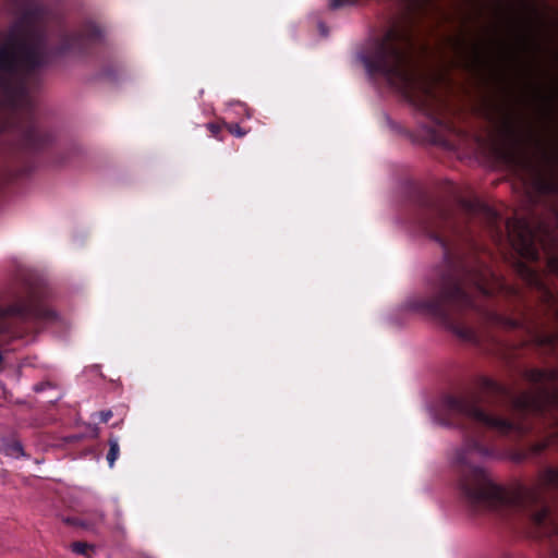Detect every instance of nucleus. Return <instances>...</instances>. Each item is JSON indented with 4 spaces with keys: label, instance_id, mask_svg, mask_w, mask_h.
<instances>
[{
    "label": "nucleus",
    "instance_id": "nucleus-1",
    "mask_svg": "<svg viewBox=\"0 0 558 558\" xmlns=\"http://www.w3.org/2000/svg\"><path fill=\"white\" fill-rule=\"evenodd\" d=\"M43 22L41 9L27 11L8 35H0V131L7 111L31 106L37 73L59 58L82 51L85 40L100 33L89 24L80 34L52 35Z\"/></svg>",
    "mask_w": 558,
    "mask_h": 558
},
{
    "label": "nucleus",
    "instance_id": "nucleus-2",
    "mask_svg": "<svg viewBox=\"0 0 558 558\" xmlns=\"http://www.w3.org/2000/svg\"><path fill=\"white\" fill-rule=\"evenodd\" d=\"M490 451L474 436H469L454 454L461 468L459 488L465 500L477 508L511 509L523 513L539 536H558V514L546 506L544 493L558 489V469L547 468L532 485L505 489L477 463Z\"/></svg>",
    "mask_w": 558,
    "mask_h": 558
},
{
    "label": "nucleus",
    "instance_id": "nucleus-3",
    "mask_svg": "<svg viewBox=\"0 0 558 558\" xmlns=\"http://www.w3.org/2000/svg\"><path fill=\"white\" fill-rule=\"evenodd\" d=\"M412 39L404 26H393L361 54L369 74L385 77L426 111L440 105L436 80L418 69L411 57Z\"/></svg>",
    "mask_w": 558,
    "mask_h": 558
},
{
    "label": "nucleus",
    "instance_id": "nucleus-4",
    "mask_svg": "<svg viewBox=\"0 0 558 558\" xmlns=\"http://www.w3.org/2000/svg\"><path fill=\"white\" fill-rule=\"evenodd\" d=\"M497 279L487 268H477L468 272L463 280H448L440 291L429 298H412L407 301L410 310L427 313L439 317L446 326L459 338L478 342L482 331L478 327L459 316V312L465 308H474L475 303L468 291L472 287L477 292L489 295L495 291Z\"/></svg>",
    "mask_w": 558,
    "mask_h": 558
},
{
    "label": "nucleus",
    "instance_id": "nucleus-5",
    "mask_svg": "<svg viewBox=\"0 0 558 558\" xmlns=\"http://www.w3.org/2000/svg\"><path fill=\"white\" fill-rule=\"evenodd\" d=\"M444 411L448 414H458L471 418L473 422L483 425L500 435L511 433H523L524 428L514 422L504 418L497 414L488 413L481 408L475 399H457L448 397L442 404Z\"/></svg>",
    "mask_w": 558,
    "mask_h": 558
},
{
    "label": "nucleus",
    "instance_id": "nucleus-6",
    "mask_svg": "<svg viewBox=\"0 0 558 558\" xmlns=\"http://www.w3.org/2000/svg\"><path fill=\"white\" fill-rule=\"evenodd\" d=\"M508 230L513 246L523 257L531 260L538 258L537 235L529 222L520 220L513 228L508 226Z\"/></svg>",
    "mask_w": 558,
    "mask_h": 558
},
{
    "label": "nucleus",
    "instance_id": "nucleus-7",
    "mask_svg": "<svg viewBox=\"0 0 558 558\" xmlns=\"http://www.w3.org/2000/svg\"><path fill=\"white\" fill-rule=\"evenodd\" d=\"M22 145L29 150H38L50 142V136L34 123H28L21 131Z\"/></svg>",
    "mask_w": 558,
    "mask_h": 558
},
{
    "label": "nucleus",
    "instance_id": "nucleus-8",
    "mask_svg": "<svg viewBox=\"0 0 558 558\" xmlns=\"http://www.w3.org/2000/svg\"><path fill=\"white\" fill-rule=\"evenodd\" d=\"M109 447L110 448H109V451L107 454V460H108L109 466L112 468L114 465V462L118 459L119 452H120L118 439L111 438L109 440Z\"/></svg>",
    "mask_w": 558,
    "mask_h": 558
},
{
    "label": "nucleus",
    "instance_id": "nucleus-9",
    "mask_svg": "<svg viewBox=\"0 0 558 558\" xmlns=\"http://www.w3.org/2000/svg\"><path fill=\"white\" fill-rule=\"evenodd\" d=\"M4 453L10 457L19 458L24 454L22 445L17 441L9 442L3 449Z\"/></svg>",
    "mask_w": 558,
    "mask_h": 558
},
{
    "label": "nucleus",
    "instance_id": "nucleus-10",
    "mask_svg": "<svg viewBox=\"0 0 558 558\" xmlns=\"http://www.w3.org/2000/svg\"><path fill=\"white\" fill-rule=\"evenodd\" d=\"M90 548V545H88L87 543H74L72 545V549L74 553L85 556H88V551Z\"/></svg>",
    "mask_w": 558,
    "mask_h": 558
},
{
    "label": "nucleus",
    "instance_id": "nucleus-11",
    "mask_svg": "<svg viewBox=\"0 0 558 558\" xmlns=\"http://www.w3.org/2000/svg\"><path fill=\"white\" fill-rule=\"evenodd\" d=\"M36 316L43 319H53L56 318V314L47 308H40L36 312Z\"/></svg>",
    "mask_w": 558,
    "mask_h": 558
},
{
    "label": "nucleus",
    "instance_id": "nucleus-12",
    "mask_svg": "<svg viewBox=\"0 0 558 558\" xmlns=\"http://www.w3.org/2000/svg\"><path fill=\"white\" fill-rule=\"evenodd\" d=\"M228 130L230 133L236 135V136H243L244 132L241 131L240 126L238 124H229Z\"/></svg>",
    "mask_w": 558,
    "mask_h": 558
},
{
    "label": "nucleus",
    "instance_id": "nucleus-13",
    "mask_svg": "<svg viewBox=\"0 0 558 558\" xmlns=\"http://www.w3.org/2000/svg\"><path fill=\"white\" fill-rule=\"evenodd\" d=\"M111 416H112V412L109 411V410L108 411H101L99 413L100 421L104 422V423L108 422L111 418Z\"/></svg>",
    "mask_w": 558,
    "mask_h": 558
},
{
    "label": "nucleus",
    "instance_id": "nucleus-14",
    "mask_svg": "<svg viewBox=\"0 0 558 558\" xmlns=\"http://www.w3.org/2000/svg\"><path fill=\"white\" fill-rule=\"evenodd\" d=\"M433 236L435 238V240L440 242L442 246L446 247L448 245V240L442 233H435Z\"/></svg>",
    "mask_w": 558,
    "mask_h": 558
},
{
    "label": "nucleus",
    "instance_id": "nucleus-15",
    "mask_svg": "<svg viewBox=\"0 0 558 558\" xmlns=\"http://www.w3.org/2000/svg\"><path fill=\"white\" fill-rule=\"evenodd\" d=\"M344 3L343 0H331V7L332 8H339Z\"/></svg>",
    "mask_w": 558,
    "mask_h": 558
},
{
    "label": "nucleus",
    "instance_id": "nucleus-16",
    "mask_svg": "<svg viewBox=\"0 0 558 558\" xmlns=\"http://www.w3.org/2000/svg\"><path fill=\"white\" fill-rule=\"evenodd\" d=\"M435 420H436L438 423L442 424V425H448V424L450 423L448 420H446V418H441V417H437V416H435Z\"/></svg>",
    "mask_w": 558,
    "mask_h": 558
},
{
    "label": "nucleus",
    "instance_id": "nucleus-17",
    "mask_svg": "<svg viewBox=\"0 0 558 558\" xmlns=\"http://www.w3.org/2000/svg\"><path fill=\"white\" fill-rule=\"evenodd\" d=\"M208 129L213 132V133H216L218 131V126H216L215 124H208Z\"/></svg>",
    "mask_w": 558,
    "mask_h": 558
},
{
    "label": "nucleus",
    "instance_id": "nucleus-18",
    "mask_svg": "<svg viewBox=\"0 0 558 558\" xmlns=\"http://www.w3.org/2000/svg\"><path fill=\"white\" fill-rule=\"evenodd\" d=\"M488 319L492 320V322H496V323L499 320L498 316L495 315V314H490Z\"/></svg>",
    "mask_w": 558,
    "mask_h": 558
}]
</instances>
